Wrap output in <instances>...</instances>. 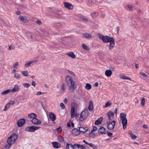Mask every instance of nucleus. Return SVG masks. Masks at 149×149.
Segmentation results:
<instances>
[{"instance_id":"9b49d317","label":"nucleus","mask_w":149,"mask_h":149,"mask_svg":"<svg viewBox=\"0 0 149 149\" xmlns=\"http://www.w3.org/2000/svg\"><path fill=\"white\" fill-rule=\"evenodd\" d=\"M107 114L109 118V121H110L113 119L114 114L112 111H111L107 112Z\"/></svg>"},{"instance_id":"20e7f679","label":"nucleus","mask_w":149,"mask_h":149,"mask_svg":"<svg viewBox=\"0 0 149 149\" xmlns=\"http://www.w3.org/2000/svg\"><path fill=\"white\" fill-rule=\"evenodd\" d=\"M89 115V112L87 110H84L79 115L78 120L80 121H83L86 119Z\"/></svg>"},{"instance_id":"052dcab7","label":"nucleus","mask_w":149,"mask_h":149,"mask_svg":"<svg viewBox=\"0 0 149 149\" xmlns=\"http://www.w3.org/2000/svg\"><path fill=\"white\" fill-rule=\"evenodd\" d=\"M97 130V127L95 126L93 127V130L92 132H95Z\"/></svg>"},{"instance_id":"72a5a7b5","label":"nucleus","mask_w":149,"mask_h":149,"mask_svg":"<svg viewBox=\"0 0 149 149\" xmlns=\"http://www.w3.org/2000/svg\"><path fill=\"white\" fill-rule=\"evenodd\" d=\"M83 48L85 50L89 51L90 48L88 46L84 44H83L82 45Z\"/></svg>"},{"instance_id":"09e8293b","label":"nucleus","mask_w":149,"mask_h":149,"mask_svg":"<svg viewBox=\"0 0 149 149\" xmlns=\"http://www.w3.org/2000/svg\"><path fill=\"white\" fill-rule=\"evenodd\" d=\"M23 85L24 87L27 88H29L30 86V85L29 83H24Z\"/></svg>"},{"instance_id":"774afa93","label":"nucleus","mask_w":149,"mask_h":149,"mask_svg":"<svg viewBox=\"0 0 149 149\" xmlns=\"http://www.w3.org/2000/svg\"><path fill=\"white\" fill-rule=\"evenodd\" d=\"M16 13L18 15H20V14L21 13L19 11H16Z\"/></svg>"},{"instance_id":"58836bf2","label":"nucleus","mask_w":149,"mask_h":149,"mask_svg":"<svg viewBox=\"0 0 149 149\" xmlns=\"http://www.w3.org/2000/svg\"><path fill=\"white\" fill-rule=\"evenodd\" d=\"M15 77L17 79H19L21 77V75L19 74L16 73L14 75Z\"/></svg>"},{"instance_id":"0e129e2a","label":"nucleus","mask_w":149,"mask_h":149,"mask_svg":"<svg viewBox=\"0 0 149 149\" xmlns=\"http://www.w3.org/2000/svg\"><path fill=\"white\" fill-rule=\"evenodd\" d=\"M98 83L97 82H96L94 84V86L95 87H97L98 86Z\"/></svg>"},{"instance_id":"4d7b16f0","label":"nucleus","mask_w":149,"mask_h":149,"mask_svg":"<svg viewBox=\"0 0 149 149\" xmlns=\"http://www.w3.org/2000/svg\"><path fill=\"white\" fill-rule=\"evenodd\" d=\"M18 65V63L17 62H16L13 66L14 68H17V67Z\"/></svg>"},{"instance_id":"bf43d9fd","label":"nucleus","mask_w":149,"mask_h":149,"mask_svg":"<svg viewBox=\"0 0 149 149\" xmlns=\"http://www.w3.org/2000/svg\"><path fill=\"white\" fill-rule=\"evenodd\" d=\"M14 46L12 45H10V46L9 47V49L13 50L14 49Z\"/></svg>"},{"instance_id":"6ab92c4d","label":"nucleus","mask_w":149,"mask_h":149,"mask_svg":"<svg viewBox=\"0 0 149 149\" xmlns=\"http://www.w3.org/2000/svg\"><path fill=\"white\" fill-rule=\"evenodd\" d=\"M109 42L110 43L109 47V49L111 50L114 48L115 45V40L113 38Z\"/></svg>"},{"instance_id":"864d4df0","label":"nucleus","mask_w":149,"mask_h":149,"mask_svg":"<svg viewBox=\"0 0 149 149\" xmlns=\"http://www.w3.org/2000/svg\"><path fill=\"white\" fill-rule=\"evenodd\" d=\"M82 19L84 21L86 22H87L88 21V18L86 17H82Z\"/></svg>"},{"instance_id":"6e6552de","label":"nucleus","mask_w":149,"mask_h":149,"mask_svg":"<svg viewBox=\"0 0 149 149\" xmlns=\"http://www.w3.org/2000/svg\"><path fill=\"white\" fill-rule=\"evenodd\" d=\"M40 128V127L31 126L26 128L25 130L28 132H34L36 130L39 129Z\"/></svg>"},{"instance_id":"f257e3e1","label":"nucleus","mask_w":149,"mask_h":149,"mask_svg":"<svg viewBox=\"0 0 149 149\" xmlns=\"http://www.w3.org/2000/svg\"><path fill=\"white\" fill-rule=\"evenodd\" d=\"M65 80L69 91L70 93H73L77 87L75 82L71 77L68 75L66 77Z\"/></svg>"},{"instance_id":"8fccbe9b","label":"nucleus","mask_w":149,"mask_h":149,"mask_svg":"<svg viewBox=\"0 0 149 149\" xmlns=\"http://www.w3.org/2000/svg\"><path fill=\"white\" fill-rule=\"evenodd\" d=\"M126 7H127V8H128L129 10L130 11L133 10L132 7L131 6L129 5H127L126 6Z\"/></svg>"},{"instance_id":"79ce46f5","label":"nucleus","mask_w":149,"mask_h":149,"mask_svg":"<svg viewBox=\"0 0 149 149\" xmlns=\"http://www.w3.org/2000/svg\"><path fill=\"white\" fill-rule=\"evenodd\" d=\"M62 128L61 127H59L58 128L55 129L54 131L56 132H57L58 133H59L61 132L62 131Z\"/></svg>"},{"instance_id":"bb28decb","label":"nucleus","mask_w":149,"mask_h":149,"mask_svg":"<svg viewBox=\"0 0 149 149\" xmlns=\"http://www.w3.org/2000/svg\"><path fill=\"white\" fill-rule=\"evenodd\" d=\"M103 119L102 117H100L95 121V124L96 125L100 124L102 121Z\"/></svg>"},{"instance_id":"69168bd1","label":"nucleus","mask_w":149,"mask_h":149,"mask_svg":"<svg viewBox=\"0 0 149 149\" xmlns=\"http://www.w3.org/2000/svg\"><path fill=\"white\" fill-rule=\"evenodd\" d=\"M88 3L90 4V5L92 4H93L92 0H89Z\"/></svg>"},{"instance_id":"f3484780","label":"nucleus","mask_w":149,"mask_h":149,"mask_svg":"<svg viewBox=\"0 0 149 149\" xmlns=\"http://www.w3.org/2000/svg\"><path fill=\"white\" fill-rule=\"evenodd\" d=\"M37 61L36 60H32L30 61L29 62L26 63L24 65V66L25 68H27L31 64H33L36 63Z\"/></svg>"},{"instance_id":"a18cd8bd","label":"nucleus","mask_w":149,"mask_h":149,"mask_svg":"<svg viewBox=\"0 0 149 149\" xmlns=\"http://www.w3.org/2000/svg\"><path fill=\"white\" fill-rule=\"evenodd\" d=\"M92 15L93 17H96L98 15V13L97 12H94L91 14Z\"/></svg>"},{"instance_id":"cd10ccee","label":"nucleus","mask_w":149,"mask_h":149,"mask_svg":"<svg viewBox=\"0 0 149 149\" xmlns=\"http://www.w3.org/2000/svg\"><path fill=\"white\" fill-rule=\"evenodd\" d=\"M88 108L90 111H92L93 109V102L91 101H90L89 102Z\"/></svg>"},{"instance_id":"4be33fe9","label":"nucleus","mask_w":149,"mask_h":149,"mask_svg":"<svg viewBox=\"0 0 149 149\" xmlns=\"http://www.w3.org/2000/svg\"><path fill=\"white\" fill-rule=\"evenodd\" d=\"M75 149H86L85 146L80 144H74Z\"/></svg>"},{"instance_id":"4468645a","label":"nucleus","mask_w":149,"mask_h":149,"mask_svg":"<svg viewBox=\"0 0 149 149\" xmlns=\"http://www.w3.org/2000/svg\"><path fill=\"white\" fill-rule=\"evenodd\" d=\"M18 19L24 23H27L29 22L28 20L27 19V18L25 17L20 16L19 17Z\"/></svg>"},{"instance_id":"603ef678","label":"nucleus","mask_w":149,"mask_h":149,"mask_svg":"<svg viewBox=\"0 0 149 149\" xmlns=\"http://www.w3.org/2000/svg\"><path fill=\"white\" fill-rule=\"evenodd\" d=\"M60 106L63 109L65 108V106L63 103H61L60 104Z\"/></svg>"},{"instance_id":"c9c22d12","label":"nucleus","mask_w":149,"mask_h":149,"mask_svg":"<svg viewBox=\"0 0 149 149\" xmlns=\"http://www.w3.org/2000/svg\"><path fill=\"white\" fill-rule=\"evenodd\" d=\"M58 141L60 143H62L64 141V139L63 137L61 136H59L57 137Z\"/></svg>"},{"instance_id":"2f4dec72","label":"nucleus","mask_w":149,"mask_h":149,"mask_svg":"<svg viewBox=\"0 0 149 149\" xmlns=\"http://www.w3.org/2000/svg\"><path fill=\"white\" fill-rule=\"evenodd\" d=\"M129 134L132 139H135L137 137V136L133 133L131 131L129 132Z\"/></svg>"},{"instance_id":"39448f33","label":"nucleus","mask_w":149,"mask_h":149,"mask_svg":"<svg viewBox=\"0 0 149 149\" xmlns=\"http://www.w3.org/2000/svg\"><path fill=\"white\" fill-rule=\"evenodd\" d=\"M97 36L99 39L105 43L109 42L114 38L113 37H110L107 36H104L100 34H98Z\"/></svg>"},{"instance_id":"0eeeda50","label":"nucleus","mask_w":149,"mask_h":149,"mask_svg":"<svg viewBox=\"0 0 149 149\" xmlns=\"http://www.w3.org/2000/svg\"><path fill=\"white\" fill-rule=\"evenodd\" d=\"M106 123L107 124L108 129L111 130L113 129L114 127L116 124V121L114 120L112 121H107Z\"/></svg>"},{"instance_id":"393cba45","label":"nucleus","mask_w":149,"mask_h":149,"mask_svg":"<svg viewBox=\"0 0 149 149\" xmlns=\"http://www.w3.org/2000/svg\"><path fill=\"white\" fill-rule=\"evenodd\" d=\"M105 74L108 77H110L112 74V71L110 70H107L105 72Z\"/></svg>"},{"instance_id":"423d86ee","label":"nucleus","mask_w":149,"mask_h":149,"mask_svg":"<svg viewBox=\"0 0 149 149\" xmlns=\"http://www.w3.org/2000/svg\"><path fill=\"white\" fill-rule=\"evenodd\" d=\"M79 114L76 113L75 112V108L73 106H71V117L73 118L75 117L78 120Z\"/></svg>"},{"instance_id":"6e6d98bb","label":"nucleus","mask_w":149,"mask_h":149,"mask_svg":"<svg viewBox=\"0 0 149 149\" xmlns=\"http://www.w3.org/2000/svg\"><path fill=\"white\" fill-rule=\"evenodd\" d=\"M8 103L10 105H13L15 103V102L13 100H10Z\"/></svg>"},{"instance_id":"aec40b11","label":"nucleus","mask_w":149,"mask_h":149,"mask_svg":"<svg viewBox=\"0 0 149 149\" xmlns=\"http://www.w3.org/2000/svg\"><path fill=\"white\" fill-rule=\"evenodd\" d=\"M82 37L83 38L89 39L92 38L93 37L91 34L87 33H83L82 35Z\"/></svg>"},{"instance_id":"49530a36","label":"nucleus","mask_w":149,"mask_h":149,"mask_svg":"<svg viewBox=\"0 0 149 149\" xmlns=\"http://www.w3.org/2000/svg\"><path fill=\"white\" fill-rule=\"evenodd\" d=\"M145 103V100L144 98H143L141 99V105L143 106L144 105Z\"/></svg>"},{"instance_id":"412c9836","label":"nucleus","mask_w":149,"mask_h":149,"mask_svg":"<svg viewBox=\"0 0 149 149\" xmlns=\"http://www.w3.org/2000/svg\"><path fill=\"white\" fill-rule=\"evenodd\" d=\"M49 117L51 121H54L55 120L56 116L52 112L49 113Z\"/></svg>"},{"instance_id":"a211bd4d","label":"nucleus","mask_w":149,"mask_h":149,"mask_svg":"<svg viewBox=\"0 0 149 149\" xmlns=\"http://www.w3.org/2000/svg\"><path fill=\"white\" fill-rule=\"evenodd\" d=\"M53 147L55 148H58L61 146V144L58 142H53L52 143Z\"/></svg>"},{"instance_id":"f8f14e48","label":"nucleus","mask_w":149,"mask_h":149,"mask_svg":"<svg viewBox=\"0 0 149 149\" xmlns=\"http://www.w3.org/2000/svg\"><path fill=\"white\" fill-rule=\"evenodd\" d=\"M31 121L34 125H39L41 123L40 120L36 118H35L32 119Z\"/></svg>"},{"instance_id":"e433bc0d","label":"nucleus","mask_w":149,"mask_h":149,"mask_svg":"<svg viewBox=\"0 0 149 149\" xmlns=\"http://www.w3.org/2000/svg\"><path fill=\"white\" fill-rule=\"evenodd\" d=\"M21 73L24 76L27 77L29 75L28 72L27 71H22L21 72Z\"/></svg>"},{"instance_id":"37998d69","label":"nucleus","mask_w":149,"mask_h":149,"mask_svg":"<svg viewBox=\"0 0 149 149\" xmlns=\"http://www.w3.org/2000/svg\"><path fill=\"white\" fill-rule=\"evenodd\" d=\"M66 88V85L65 84H63L61 86V90L63 91H64Z\"/></svg>"},{"instance_id":"473e14b6","label":"nucleus","mask_w":149,"mask_h":149,"mask_svg":"<svg viewBox=\"0 0 149 149\" xmlns=\"http://www.w3.org/2000/svg\"><path fill=\"white\" fill-rule=\"evenodd\" d=\"M40 33L45 35H47L49 34V33L48 31L46 30H42L41 31Z\"/></svg>"},{"instance_id":"a878e982","label":"nucleus","mask_w":149,"mask_h":149,"mask_svg":"<svg viewBox=\"0 0 149 149\" xmlns=\"http://www.w3.org/2000/svg\"><path fill=\"white\" fill-rule=\"evenodd\" d=\"M28 116L29 118L32 119L35 118H36L37 117L36 114L34 113H31L28 114Z\"/></svg>"},{"instance_id":"e2e57ef3","label":"nucleus","mask_w":149,"mask_h":149,"mask_svg":"<svg viewBox=\"0 0 149 149\" xmlns=\"http://www.w3.org/2000/svg\"><path fill=\"white\" fill-rule=\"evenodd\" d=\"M44 94L43 93H42L40 91H38L37 92V93L36 94V95H40L42 94Z\"/></svg>"},{"instance_id":"1a4fd4ad","label":"nucleus","mask_w":149,"mask_h":149,"mask_svg":"<svg viewBox=\"0 0 149 149\" xmlns=\"http://www.w3.org/2000/svg\"><path fill=\"white\" fill-rule=\"evenodd\" d=\"M25 122V120L24 119H21L17 122V125L19 127H21L24 124Z\"/></svg>"},{"instance_id":"680f3d73","label":"nucleus","mask_w":149,"mask_h":149,"mask_svg":"<svg viewBox=\"0 0 149 149\" xmlns=\"http://www.w3.org/2000/svg\"><path fill=\"white\" fill-rule=\"evenodd\" d=\"M108 135L109 137H111L113 135V134L111 132H107Z\"/></svg>"},{"instance_id":"7ed1b4c3","label":"nucleus","mask_w":149,"mask_h":149,"mask_svg":"<svg viewBox=\"0 0 149 149\" xmlns=\"http://www.w3.org/2000/svg\"><path fill=\"white\" fill-rule=\"evenodd\" d=\"M126 114L121 113L120 114V119L123 126V128L125 129L127 127V120L126 118Z\"/></svg>"},{"instance_id":"ea45409f","label":"nucleus","mask_w":149,"mask_h":149,"mask_svg":"<svg viewBox=\"0 0 149 149\" xmlns=\"http://www.w3.org/2000/svg\"><path fill=\"white\" fill-rule=\"evenodd\" d=\"M61 26V24L59 23H56L54 24V27L56 29H58Z\"/></svg>"},{"instance_id":"2eb2a0df","label":"nucleus","mask_w":149,"mask_h":149,"mask_svg":"<svg viewBox=\"0 0 149 149\" xmlns=\"http://www.w3.org/2000/svg\"><path fill=\"white\" fill-rule=\"evenodd\" d=\"M72 133L73 135L75 136L79 135L80 134L79 130L77 128L73 129L72 131Z\"/></svg>"},{"instance_id":"de8ad7c7","label":"nucleus","mask_w":149,"mask_h":149,"mask_svg":"<svg viewBox=\"0 0 149 149\" xmlns=\"http://www.w3.org/2000/svg\"><path fill=\"white\" fill-rule=\"evenodd\" d=\"M111 102H108L106 103L105 105V108H107V107H109V106H110V105H111Z\"/></svg>"},{"instance_id":"b1692460","label":"nucleus","mask_w":149,"mask_h":149,"mask_svg":"<svg viewBox=\"0 0 149 149\" xmlns=\"http://www.w3.org/2000/svg\"><path fill=\"white\" fill-rule=\"evenodd\" d=\"M19 86L18 85H15L14 88L11 90V92L13 93L17 92L19 91Z\"/></svg>"},{"instance_id":"3c124183","label":"nucleus","mask_w":149,"mask_h":149,"mask_svg":"<svg viewBox=\"0 0 149 149\" xmlns=\"http://www.w3.org/2000/svg\"><path fill=\"white\" fill-rule=\"evenodd\" d=\"M68 72L70 74H71L74 77L75 76V74L72 71L68 70Z\"/></svg>"},{"instance_id":"dca6fc26","label":"nucleus","mask_w":149,"mask_h":149,"mask_svg":"<svg viewBox=\"0 0 149 149\" xmlns=\"http://www.w3.org/2000/svg\"><path fill=\"white\" fill-rule=\"evenodd\" d=\"M65 149H75L74 144L72 145L69 143H67L65 146Z\"/></svg>"},{"instance_id":"ddd939ff","label":"nucleus","mask_w":149,"mask_h":149,"mask_svg":"<svg viewBox=\"0 0 149 149\" xmlns=\"http://www.w3.org/2000/svg\"><path fill=\"white\" fill-rule=\"evenodd\" d=\"M64 7L70 10H72L73 8L72 5L68 2H64L63 3Z\"/></svg>"},{"instance_id":"f03ea898","label":"nucleus","mask_w":149,"mask_h":149,"mask_svg":"<svg viewBox=\"0 0 149 149\" xmlns=\"http://www.w3.org/2000/svg\"><path fill=\"white\" fill-rule=\"evenodd\" d=\"M18 138L17 134L15 133H13L8 138L7 141V144L4 146L6 149H9L11 146L14 144Z\"/></svg>"},{"instance_id":"7c9ffc66","label":"nucleus","mask_w":149,"mask_h":149,"mask_svg":"<svg viewBox=\"0 0 149 149\" xmlns=\"http://www.w3.org/2000/svg\"><path fill=\"white\" fill-rule=\"evenodd\" d=\"M11 92V90L8 89L5 90L1 93V94L2 95H5L8 93H10Z\"/></svg>"},{"instance_id":"5fc2aeb1","label":"nucleus","mask_w":149,"mask_h":149,"mask_svg":"<svg viewBox=\"0 0 149 149\" xmlns=\"http://www.w3.org/2000/svg\"><path fill=\"white\" fill-rule=\"evenodd\" d=\"M36 22L37 24L39 25H41L42 24V23L41 22V21L39 20H38L37 21H36Z\"/></svg>"},{"instance_id":"4c0bfd02","label":"nucleus","mask_w":149,"mask_h":149,"mask_svg":"<svg viewBox=\"0 0 149 149\" xmlns=\"http://www.w3.org/2000/svg\"><path fill=\"white\" fill-rule=\"evenodd\" d=\"M83 141L84 143L86 144L89 145V146L91 147H93L94 146V145L93 143H89L88 142H87L85 140H83Z\"/></svg>"},{"instance_id":"338daca9","label":"nucleus","mask_w":149,"mask_h":149,"mask_svg":"<svg viewBox=\"0 0 149 149\" xmlns=\"http://www.w3.org/2000/svg\"><path fill=\"white\" fill-rule=\"evenodd\" d=\"M31 84L33 86H35L36 85V84H35V82L34 81H32V82Z\"/></svg>"},{"instance_id":"c03bdc74","label":"nucleus","mask_w":149,"mask_h":149,"mask_svg":"<svg viewBox=\"0 0 149 149\" xmlns=\"http://www.w3.org/2000/svg\"><path fill=\"white\" fill-rule=\"evenodd\" d=\"M92 132H93L92 131L90 133L89 135L91 137V138H93L96 135L95 134Z\"/></svg>"},{"instance_id":"c85d7f7f","label":"nucleus","mask_w":149,"mask_h":149,"mask_svg":"<svg viewBox=\"0 0 149 149\" xmlns=\"http://www.w3.org/2000/svg\"><path fill=\"white\" fill-rule=\"evenodd\" d=\"M119 76L120 78L123 79H128L131 81V79L130 78L127 77L123 74H119Z\"/></svg>"},{"instance_id":"5701e85b","label":"nucleus","mask_w":149,"mask_h":149,"mask_svg":"<svg viewBox=\"0 0 149 149\" xmlns=\"http://www.w3.org/2000/svg\"><path fill=\"white\" fill-rule=\"evenodd\" d=\"M66 55L72 58H76V56L72 52H69L66 53Z\"/></svg>"},{"instance_id":"9d476101","label":"nucleus","mask_w":149,"mask_h":149,"mask_svg":"<svg viewBox=\"0 0 149 149\" xmlns=\"http://www.w3.org/2000/svg\"><path fill=\"white\" fill-rule=\"evenodd\" d=\"M106 133L105 129L102 127H100L98 130V133L99 134H106Z\"/></svg>"},{"instance_id":"13d9d810","label":"nucleus","mask_w":149,"mask_h":149,"mask_svg":"<svg viewBox=\"0 0 149 149\" xmlns=\"http://www.w3.org/2000/svg\"><path fill=\"white\" fill-rule=\"evenodd\" d=\"M141 74L142 76H143L146 77H147V75H146L143 72H141L140 73Z\"/></svg>"},{"instance_id":"f704fd0d","label":"nucleus","mask_w":149,"mask_h":149,"mask_svg":"<svg viewBox=\"0 0 149 149\" xmlns=\"http://www.w3.org/2000/svg\"><path fill=\"white\" fill-rule=\"evenodd\" d=\"M92 86L91 84L89 83H87L86 84L85 88L87 90H90Z\"/></svg>"},{"instance_id":"a19ab883","label":"nucleus","mask_w":149,"mask_h":149,"mask_svg":"<svg viewBox=\"0 0 149 149\" xmlns=\"http://www.w3.org/2000/svg\"><path fill=\"white\" fill-rule=\"evenodd\" d=\"M10 107V105L8 103L5 106L3 110V111H7Z\"/></svg>"},{"instance_id":"c756f323","label":"nucleus","mask_w":149,"mask_h":149,"mask_svg":"<svg viewBox=\"0 0 149 149\" xmlns=\"http://www.w3.org/2000/svg\"><path fill=\"white\" fill-rule=\"evenodd\" d=\"M88 130V129L87 127L84 128L83 127H80L79 128V130L80 133V132H82L84 133L86 132Z\"/></svg>"}]
</instances>
